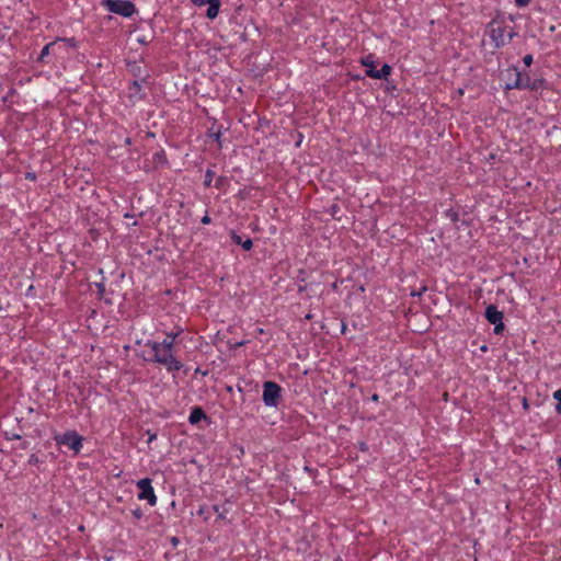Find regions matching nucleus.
I'll return each mask as SVG.
<instances>
[{
  "instance_id": "f257e3e1",
  "label": "nucleus",
  "mask_w": 561,
  "mask_h": 561,
  "mask_svg": "<svg viewBox=\"0 0 561 561\" xmlns=\"http://www.w3.org/2000/svg\"><path fill=\"white\" fill-rule=\"evenodd\" d=\"M182 330L167 332L162 341L148 340L146 347L151 350L148 362L162 365L169 373H178L183 368L182 360L176 356L175 344Z\"/></svg>"
},
{
  "instance_id": "f03ea898",
  "label": "nucleus",
  "mask_w": 561,
  "mask_h": 561,
  "mask_svg": "<svg viewBox=\"0 0 561 561\" xmlns=\"http://www.w3.org/2000/svg\"><path fill=\"white\" fill-rule=\"evenodd\" d=\"M78 42L75 37H57L55 41L46 44L37 58V61L42 64H49L48 57L50 55L56 58H64V53L69 48H77Z\"/></svg>"
},
{
  "instance_id": "7ed1b4c3",
  "label": "nucleus",
  "mask_w": 561,
  "mask_h": 561,
  "mask_svg": "<svg viewBox=\"0 0 561 561\" xmlns=\"http://www.w3.org/2000/svg\"><path fill=\"white\" fill-rule=\"evenodd\" d=\"M486 33L490 36L494 48H500L510 43L514 36V33L508 30V26L496 19H493L486 25Z\"/></svg>"
},
{
  "instance_id": "20e7f679",
  "label": "nucleus",
  "mask_w": 561,
  "mask_h": 561,
  "mask_svg": "<svg viewBox=\"0 0 561 561\" xmlns=\"http://www.w3.org/2000/svg\"><path fill=\"white\" fill-rule=\"evenodd\" d=\"M54 440L59 446H67L73 451V455H78L82 447L84 438L79 435L75 430L66 431L65 433H57L54 435Z\"/></svg>"
},
{
  "instance_id": "39448f33",
  "label": "nucleus",
  "mask_w": 561,
  "mask_h": 561,
  "mask_svg": "<svg viewBox=\"0 0 561 561\" xmlns=\"http://www.w3.org/2000/svg\"><path fill=\"white\" fill-rule=\"evenodd\" d=\"M262 400L266 407L277 408L282 401V387L275 381H264Z\"/></svg>"
},
{
  "instance_id": "423d86ee",
  "label": "nucleus",
  "mask_w": 561,
  "mask_h": 561,
  "mask_svg": "<svg viewBox=\"0 0 561 561\" xmlns=\"http://www.w3.org/2000/svg\"><path fill=\"white\" fill-rule=\"evenodd\" d=\"M105 8L115 14L130 18L136 12L135 4L129 0H105Z\"/></svg>"
},
{
  "instance_id": "0eeeda50",
  "label": "nucleus",
  "mask_w": 561,
  "mask_h": 561,
  "mask_svg": "<svg viewBox=\"0 0 561 561\" xmlns=\"http://www.w3.org/2000/svg\"><path fill=\"white\" fill-rule=\"evenodd\" d=\"M137 488L139 489L138 500L147 501L150 506H154L158 502V497L154 493L151 479L144 478L137 481Z\"/></svg>"
},
{
  "instance_id": "6e6552de",
  "label": "nucleus",
  "mask_w": 561,
  "mask_h": 561,
  "mask_svg": "<svg viewBox=\"0 0 561 561\" xmlns=\"http://www.w3.org/2000/svg\"><path fill=\"white\" fill-rule=\"evenodd\" d=\"M485 319L494 325V333L500 334L504 331V314L494 305H489L484 313Z\"/></svg>"
},
{
  "instance_id": "1a4fd4ad",
  "label": "nucleus",
  "mask_w": 561,
  "mask_h": 561,
  "mask_svg": "<svg viewBox=\"0 0 561 561\" xmlns=\"http://www.w3.org/2000/svg\"><path fill=\"white\" fill-rule=\"evenodd\" d=\"M515 72V84H506L507 90L518 89V90H529V87H523L524 84H530V76L529 73H522L516 68H514Z\"/></svg>"
},
{
  "instance_id": "9d476101",
  "label": "nucleus",
  "mask_w": 561,
  "mask_h": 561,
  "mask_svg": "<svg viewBox=\"0 0 561 561\" xmlns=\"http://www.w3.org/2000/svg\"><path fill=\"white\" fill-rule=\"evenodd\" d=\"M128 96L134 101L145 99L146 93L142 90L141 83L138 80H134L128 88Z\"/></svg>"
},
{
  "instance_id": "9b49d317",
  "label": "nucleus",
  "mask_w": 561,
  "mask_h": 561,
  "mask_svg": "<svg viewBox=\"0 0 561 561\" xmlns=\"http://www.w3.org/2000/svg\"><path fill=\"white\" fill-rule=\"evenodd\" d=\"M391 73V67L385 64L381 69H366V76L373 79H387Z\"/></svg>"
},
{
  "instance_id": "f8f14e48",
  "label": "nucleus",
  "mask_w": 561,
  "mask_h": 561,
  "mask_svg": "<svg viewBox=\"0 0 561 561\" xmlns=\"http://www.w3.org/2000/svg\"><path fill=\"white\" fill-rule=\"evenodd\" d=\"M202 420H207L205 411L201 407H194L188 416L190 424L195 425Z\"/></svg>"
},
{
  "instance_id": "ddd939ff",
  "label": "nucleus",
  "mask_w": 561,
  "mask_h": 561,
  "mask_svg": "<svg viewBox=\"0 0 561 561\" xmlns=\"http://www.w3.org/2000/svg\"><path fill=\"white\" fill-rule=\"evenodd\" d=\"M523 87H529L530 91H538L548 88V82L542 77L530 78V84H524Z\"/></svg>"
},
{
  "instance_id": "4468645a",
  "label": "nucleus",
  "mask_w": 561,
  "mask_h": 561,
  "mask_svg": "<svg viewBox=\"0 0 561 561\" xmlns=\"http://www.w3.org/2000/svg\"><path fill=\"white\" fill-rule=\"evenodd\" d=\"M231 240L234 244L241 245L243 250L250 251L253 247V242L250 238L242 240V238L237 234L234 231H231Z\"/></svg>"
},
{
  "instance_id": "2eb2a0df",
  "label": "nucleus",
  "mask_w": 561,
  "mask_h": 561,
  "mask_svg": "<svg viewBox=\"0 0 561 561\" xmlns=\"http://www.w3.org/2000/svg\"><path fill=\"white\" fill-rule=\"evenodd\" d=\"M220 5H221L220 2L208 1V9L206 11V16L210 20L216 19L219 14Z\"/></svg>"
},
{
  "instance_id": "dca6fc26",
  "label": "nucleus",
  "mask_w": 561,
  "mask_h": 561,
  "mask_svg": "<svg viewBox=\"0 0 561 561\" xmlns=\"http://www.w3.org/2000/svg\"><path fill=\"white\" fill-rule=\"evenodd\" d=\"M360 64L367 69H375V60L371 54L362 58Z\"/></svg>"
},
{
  "instance_id": "f3484780",
  "label": "nucleus",
  "mask_w": 561,
  "mask_h": 561,
  "mask_svg": "<svg viewBox=\"0 0 561 561\" xmlns=\"http://www.w3.org/2000/svg\"><path fill=\"white\" fill-rule=\"evenodd\" d=\"M445 217L450 219L453 222H457L459 220V214L454 208H448L445 210Z\"/></svg>"
},
{
  "instance_id": "a211bd4d",
  "label": "nucleus",
  "mask_w": 561,
  "mask_h": 561,
  "mask_svg": "<svg viewBox=\"0 0 561 561\" xmlns=\"http://www.w3.org/2000/svg\"><path fill=\"white\" fill-rule=\"evenodd\" d=\"M214 171L210 169H207L205 172V179H204V185L206 187L211 186L213 180H214Z\"/></svg>"
},
{
  "instance_id": "6ab92c4d",
  "label": "nucleus",
  "mask_w": 561,
  "mask_h": 561,
  "mask_svg": "<svg viewBox=\"0 0 561 561\" xmlns=\"http://www.w3.org/2000/svg\"><path fill=\"white\" fill-rule=\"evenodd\" d=\"M533 60H534L533 55H530V54L525 55L523 58V62L526 67H530L533 64Z\"/></svg>"
},
{
  "instance_id": "aec40b11",
  "label": "nucleus",
  "mask_w": 561,
  "mask_h": 561,
  "mask_svg": "<svg viewBox=\"0 0 561 561\" xmlns=\"http://www.w3.org/2000/svg\"><path fill=\"white\" fill-rule=\"evenodd\" d=\"M28 463L37 466L39 463V458L37 457V455L32 454L28 458Z\"/></svg>"
},
{
  "instance_id": "412c9836",
  "label": "nucleus",
  "mask_w": 561,
  "mask_h": 561,
  "mask_svg": "<svg viewBox=\"0 0 561 561\" xmlns=\"http://www.w3.org/2000/svg\"><path fill=\"white\" fill-rule=\"evenodd\" d=\"M131 514L133 516L136 518V519H140L144 515L140 507H137L135 510L131 511Z\"/></svg>"
},
{
  "instance_id": "4be33fe9",
  "label": "nucleus",
  "mask_w": 561,
  "mask_h": 561,
  "mask_svg": "<svg viewBox=\"0 0 561 561\" xmlns=\"http://www.w3.org/2000/svg\"><path fill=\"white\" fill-rule=\"evenodd\" d=\"M553 399L558 401L557 405H561V389L553 392Z\"/></svg>"
},
{
  "instance_id": "5701e85b",
  "label": "nucleus",
  "mask_w": 561,
  "mask_h": 561,
  "mask_svg": "<svg viewBox=\"0 0 561 561\" xmlns=\"http://www.w3.org/2000/svg\"><path fill=\"white\" fill-rule=\"evenodd\" d=\"M201 222H202L203 225H209V224L211 222V218H210V216L206 213V214L202 217Z\"/></svg>"
},
{
  "instance_id": "b1692460",
  "label": "nucleus",
  "mask_w": 561,
  "mask_h": 561,
  "mask_svg": "<svg viewBox=\"0 0 561 561\" xmlns=\"http://www.w3.org/2000/svg\"><path fill=\"white\" fill-rule=\"evenodd\" d=\"M191 2L196 7H203L205 4H208L207 0H191Z\"/></svg>"
},
{
  "instance_id": "393cba45",
  "label": "nucleus",
  "mask_w": 561,
  "mask_h": 561,
  "mask_svg": "<svg viewBox=\"0 0 561 561\" xmlns=\"http://www.w3.org/2000/svg\"><path fill=\"white\" fill-rule=\"evenodd\" d=\"M137 42L141 45H147L149 43L148 38L146 35H142V36H138L137 37Z\"/></svg>"
},
{
  "instance_id": "a878e982",
  "label": "nucleus",
  "mask_w": 561,
  "mask_h": 561,
  "mask_svg": "<svg viewBox=\"0 0 561 561\" xmlns=\"http://www.w3.org/2000/svg\"><path fill=\"white\" fill-rule=\"evenodd\" d=\"M529 1L530 0H515L516 4L518 7H526V5H528Z\"/></svg>"
},
{
  "instance_id": "bb28decb",
  "label": "nucleus",
  "mask_w": 561,
  "mask_h": 561,
  "mask_svg": "<svg viewBox=\"0 0 561 561\" xmlns=\"http://www.w3.org/2000/svg\"><path fill=\"white\" fill-rule=\"evenodd\" d=\"M224 180H225V179H224V178H221V176H220V178H218V179L216 180V182H215V187H216V188H221L222 183H224Z\"/></svg>"
},
{
  "instance_id": "cd10ccee",
  "label": "nucleus",
  "mask_w": 561,
  "mask_h": 561,
  "mask_svg": "<svg viewBox=\"0 0 561 561\" xmlns=\"http://www.w3.org/2000/svg\"><path fill=\"white\" fill-rule=\"evenodd\" d=\"M220 131L211 134V137L220 145Z\"/></svg>"
},
{
  "instance_id": "c85d7f7f",
  "label": "nucleus",
  "mask_w": 561,
  "mask_h": 561,
  "mask_svg": "<svg viewBox=\"0 0 561 561\" xmlns=\"http://www.w3.org/2000/svg\"><path fill=\"white\" fill-rule=\"evenodd\" d=\"M214 511L218 513V518H225V514L219 512V506L215 505Z\"/></svg>"
},
{
  "instance_id": "c756f323",
  "label": "nucleus",
  "mask_w": 561,
  "mask_h": 561,
  "mask_svg": "<svg viewBox=\"0 0 561 561\" xmlns=\"http://www.w3.org/2000/svg\"><path fill=\"white\" fill-rule=\"evenodd\" d=\"M373 401L378 402L379 401V394L374 393L370 398Z\"/></svg>"
},
{
  "instance_id": "7c9ffc66",
  "label": "nucleus",
  "mask_w": 561,
  "mask_h": 561,
  "mask_svg": "<svg viewBox=\"0 0 561 561\" xmlns=\"http://www.w3.org/2000/svg\"><path fill=\"white\" fill-rule=\"evenodd\" d=\"M125 145H126V146H130V145H131V138L127 137V138L125 139Z\"/></svg>"
},
{
  "instance_id": "2f4dec72",
  "label": "nucleus",
  "mask_w": 561,
  "mask_h": 561,
  "mask_svg": "<svg viewBox=\"0 0 561 561\" xmlns=\"http://www.w3.org/2000/svg\"><path fill=\"white\" fill-rule=\"evenodd\" d=\"M556 412L561 414V405H556Z\"/></svg>"
},
{
  "instance_id": "473e14b6",
  "label": "nucleus",
  "mask_w": 561,
  "mask_h": 561,
  "mask_svg": "<svg viewBox=\"0 0 561 561\" xmlns=\"http://www.w3.org/2000/svg\"><path fill=\"white\" fill-rule=\"evenodd\" d=\"M156 437H157V435H156V434L150 435V437H149V442L153 440Z\"/></svg>"
},
{
  "instance_id": "72a5a7b5",
  "label": "nucleus",
  "mask_w": 561,
  "mask_h": 561,
  "mask_svg": "<svg viewBox=\"0 0 561 561\" xmlns=\"http://www.w3.org/2000/svg\"><path fill=\"white\" fill-rule=\"evenodd\" d=\"M27 178H30V179H32V180H34V179H35V176H34V175H32V174H28V175H27Z\"/></svg>"
},
{
  "instance_id": "f704fd0d",
  "label": "nucleus",
  "mask_w": 561,
  "mask_h": 561,
  "mask_svg": "<svg viewBox=\"0 0 561 561\" xmlns=\"http://www.w3.org/2000/svg\"><path fill=\"white\" fill-rule=\"evenodd\" d=\"M335 561H342V559L339 557V558L335 559Z\"/></svg>"
}]
</instances>
